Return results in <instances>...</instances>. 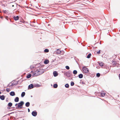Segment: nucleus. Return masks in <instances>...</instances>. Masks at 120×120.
I'll return each instance as SVG.
<instances>
[{
	"mask_svg": "<svg viewBox=\"0 0 120 120\" xmlns=\"http://www.w3.org/2000/svg\"><path fill=\"white\" fill-rule=\"evenodd\" d=\"M116 62L115 61L112 60V65L113 67H114L115 66Z\"/></svg>",
	"mask_w": 120,
	"mask_h": 120,
	"instance_id": "nucleus-13",
	"label": "nucleus"
},
{
	"mask_svg": "<svg viewBox=\"0 0 120 120\" xmlns=\"http://www.w3.org/2000/svg\"><path fill=\"white\" fill-rule=\"evenodd\" d=\"M119 78L120 79V74H119Z\"/></svg>",
	"mask_w": 120,
	"mask_h": 120,
	"instance_id": "nucleus-55",
	"label": "nucleus"
},
{
	"mask_svg": "<svg viewBox=\"0 0 120 120\" xmlns=\"http://www.w3.org/2000/svg\"><path fill=\"white\" fill-rule=\"evenodd\" d=\"M61 52V51H60L59 49H58L56 51V53L58 54H60Z\"/></svg>",
	"mask_w": 120,
	"mask_h": 120,
	"instance_id": "nucleus-26",
	"label": "nucleus"
},
{
	"mask_svg": "<svg viewBox=\"0 0 120 120\" xmlns=\"http://www.w3.org/2000/svg\"><path fill=\"white\" fill-rule=\"evenodd\" d=\"M82 69L83 73L86 75L89 76V74L88 73L89 72L88 69L86 68V66H84L83 67Z\"/></svg>",
	"mask_w": 120,
	"mask_h": 120,
	"instance_id": "nucleus-1",
	"label": "nucleus"
},
{
	"mask_svg": "<svg viewBox=\"0 0 120 120\" xmlns=\"http://www.w3.org/2000/svg\"><path fill=\"white\" fill-rule=\"evenodd\" d=\"M24 104V102L23 101H21L20 102L18 103V105L16 108H18L21 106L23 105Z\"/></svg>",
	"mask_w": 120,
	"mask_h": 120,
	"instance_id": "nucleus-3",
	"label": "nucleus"
},
{
	"mask_svg": "<svg viewBox=\"0 0 120 120\" xmlns=\"http://www.w3.org/2000/svg\"><path fill=\"white\" fill-rule=\"evenodd\" d=\"M30 68H34V67L33 66H30Z\"/></svg>",
	"mask_w": 120,
	"mask_h": 120,
	"instance_id": "nucleus-43",
	"label": "nucleus"
},
{
	"mask_svg": "<svg viewBox=\"0 0 120 120\" xmlns=\"http://www.w3.org/2000/svg\"><path fill=\"white\" fill-rule=\"evenodd\" d=\"M82 83L83 84H85L84 82H82Z\"/></svg>",
	"mask_w": 120,
	"mask_h": 120,
	"instance_id": "nucleus-53",
	"label": "nucleus"
},
{
	"mask_svg": "<svg viewBox=\"0 0 120 120\" xmlns=\"http://www.w3.org/2000/svg\"><path fill=\"white\" fill-rule=\"evenodd\" d=\"M38 69H37V71H35L33 72V75H32V76L34 77V76H38L40 75V74L38 72Z\"/></svg>",
	"mask_w": 120,
	"mask_h": 120,
	"instance_id": "nucleus-2",
	"label": "nucleus"
},
{
	"mask_svg": "<svg viewBox=\"0 0 120 120\" xmlns=\"http://www.w3.org/2000/svg\"><path fill=\"white\" fill-rule=\"evenodd\" d=\"M38 72L40 74V75H41L44 72V71L43 69H40L38 70Z\"/></svg>",
	"mask_w": 120,
	"mask_h": 120,
	"instance_id": "nucleus-6",
	"label": "nucleus"
},
{
	"mask_svg": "<svg viewBox=\"0 0 120 120\" xmlns=\"http://www.w3.org/2000/svg\"><path fill=\"white\" fill-rule=\"evenodd\" d=\"M96 76L97 77H99L100 76V74L99 73H98L97 74Z\"/></svg>",
	"mask_w": 120,
	"mask_h": 120,
	"instance_id": "nucleus-33",
	"label": "nucleus"
},
{
	"mask_svg": "<svg viewBox=\"0 0 120 120\" xmlns=\"http://www.w3.org/2000/svg\"><path fill=\"white\" fill-rule=\"evenodd\" d=\"M3 11L4 13H6L7 12L6 10H3Z\"/></svg>",
	"mask_w": 120,
	"mask_h": 120,
	"instance_id": "nucleus-42",
	"label": "nucleus"
},
{
	"mask_svg": "<svg viewBox=\"0 0 120 120\" xmlns=\"http://www.w3.org/2000/svg\"><path fill=\"white\" fill-rule=\"evenodd\" d=\"M6 91L7 92H9L11 90L10 89V88H7L6 89Z\"/></svg>",
	"mask_w": 120,
	"mask_h": 120,
	"instance_id": "nucleus-36",
	"label": "nucleus"
},
{
	"mask_svg": "<svg viewBox=\"0 0 120 120\" xmlns=\"http://www.w3.org/2000/svg\"><path fill=\"white\" fill-rule=\"evenodd\" d=\"M28 112H29L30 111V110L29 108L28 109Z\"/></svg>",
	"mask_w": 120,
	"mask_h": 120,
	"instance_id": "nucleus-47",
	"label": "nucleus"
},
{
	"mask_svg": "<svg viewBox=\"0 0 120 120\" xmlns=\"http://www.w3.org/2000/svg\"><path fill=\"white\" fill-rule=\"evenodd\" d=\"M66 73H67L68 74L70 75L72 72L70 70H69L67 72H66Z\"/></svg>",
	"mask_w": 120,
	"mask_h": 120,
	"instance_id": "nucleus-29",
	"label": "nucleus"
},
{
	"mask_svg": "<svg viewBox=\"0 0 120 120\" xmlns=\"http://www.w3.org/2000/svg\"><path fill=\"white\" fill-rule=\"evenodd\" d=\"M25 92H23L21 94V97L22 98L25 95Z\"/></svg>",
	"mask_w": 120,
	"mask_h": 120,
	"instance_id": "nucleus-18",
	"label": "nucleus"
},
{
	"mask_svg": "<svg viewBox=\"0 0 120 120\" xmlns=\"http://www.w3.org/2000/svg\"><path fill=\"white\" fill-rule=\"evenodd\" d=\"M53 74L54 77H56L58 75V73L57 71H54L53 72Z\"/></svg>",
	"mask_w": 120,
	"mask_h": 120,
	"instance_id": "nucleus-7",
	"label": "nucleus"
},
{
	"mask_svg": "<svg viewBox=\"0 0 120 120\" xmlns=\"http://www.w3.org/2000/svg\"><path fill=\"white\" fill-rule=\"evenodd\" d=\"M31 97H32V95H31Z\"/></svg>",
	"mask_w": 120,
	"mask_h": 120,
	"instance_id": "nucleus-60",
	"label": "nucleus"
},
{
	"mask_svg": "<svg viewBox=\"0 0 120 120\" xmlns=\"http://www.w3.org/2000/svg\"><path fill=\"white\" fill-rule=\"evenodd\" d=\"M0 13H2V12L1 11V10H0Z\"/></svg>",
	"mask_w": 120,
	"mask_h": 120,
	"instance_id": "nucleus-57",
	"label": "nucleus"
},
{
	"mask_svg": "<svg viewBox=\"0 0 120 120\" xmlns=\"http://www.w3.org/2000/svg\"><path fill=\"white\" fill-rule=\"evenodd\" d=\"M31 76V74H29L28 75H27V76H26V77L27 79H29L30 78Z\"/></svg>",
	"mask_w": 120,
	"mask_h": 120,
	"instance_id": "nucleus-20",
	"label": "nucleus"
},
{
	"mask_svg": "<svg viewBox=\"0 0 120 120\" xmlns=\"http://www.w3.org/2000/svg\"><path fill=\"white\" fill-rule=\"evenodd\" d=\"M56 59H55L54 60H52V62H54L55 61V60H56Z\"/></svg>",
	"mask_w": 120,
	"mask_h": 120,
	"instance_id": "nucleus-49",
	"label": "nucleus"
},
{
	"mask_svg": "<svg viewBox=\"0 0 120 120\" xmlns=\"http://www.w3.org/2000/svg\"><path fill=\"white\" fill-rule=\"evenodd\" d=\"M8 17L7 16H5V18L7 20H8Z\"/></svg>",
	"mask_w": 120,
	"mask_h": 120,
	"instance_id": "nucleus-44",
	"label": "nucleus"
},
{
	"mask_svg": "<svg viewBox=\"0 0 120 120\" xmlns=\"http://www.w3.org/2000/svg\"><path fill=\"white\" fill-rule=\"evenodd\" d=\"M91 55V54L90 53H89L88 55H87V57L88 58H90Z\"/></svg>",
	"mask_w": 120,
	"mask_h": 120,
	"instance_id": "nucleus-24",
	"label": "nucleus"
},
{
	"mask_svg": "<svg viewBox=\"0 0 120 120\" xmlns=\"http://www.w3.org/2000/svg\"><path fill=\"white\" fill-rule=\"evenodd\" d=\"M32 115L34 117L36 116L37 114V112L36 110H34L31 113Z\"/></svg>",
	"mask_w": 120,
	"mask_h": 120,
	"instance_id": "nucleus-4",
	"label": "nucleus"
},
{
	"mask_svg": "<svg viewBox=\"0 0 120 120\" xmlns=\"http://www.w3.org/2000/svg\"><path fill=\"white\" fill-rule=\"evenodd\" d=\"M12 105V103L11 102H10L8 103L7 105V106L9 107H11Z\"/></svg>",
	"mask_w": 120,
	"mask_h": 120,
	"instance_id": "nucleus-19",
	"label": "nucleus"
},
{
	"mask_svg": "<svg viewBox=\"0 0 120 120\" xmlns=\"http://www.w3.org/2000/svg\"><path fill=\"white\" fill-rule=\"evenodd\" d=\"M14 5H12V7H14Z\"/></svg>",
	"mask_w": 120,
	"mask_h": 120,
	"instance_id": "nucleus-58",
	"label": "nucleus"
},
{
	"mask_svg": "<svg viewBox=\"0 0 120 120\" xmlns=\"http://www.w3.org/2000/svg\"><path fill=\"white\" fill-rule=\"evenodd\" d=\"M34 87H38L41 86V85L38 84L36 83L34 85Z\"/></svg>",
	"mask_w": 120,
	"mask_h": 120,
	"instance_id": "nucleus-11",
	"label": "nucleus"
},
{
	"mask_svg": "<svg viewBox=\"0 0 120 120\" xmlns=\"http://www.w3.org/2000/svg\"><path fill=\"white\" fill-rule=\"evenodd\" d=\"M10 94L11 96H14L15 95V93L14 91H12L10 93Z\"/></svg>",
	"mask_w": 120,
	"mask_h": 120,
	"instance_id": "nucleus-9",
	"label": "nucleus"
},
{
	"mask_svg": "<svg viewBox=\"0 0 120 120\" xmlns=\"http://www.w3.org/2000/svg\"><path fill=\"white\" fill-rule=\"evenodd\" d=\"M14 85V82H13V83H12L11 84V85H10L9 86L10 87V86H13Z\"/></svg>",
	"mask_w": 120,
	"mask_h": 120,
	"instance_id": "nucleus-40",
	"label": "nucleus"
},
{
	"mask_svg": "<svg viewBox=\"0 0 120 120\" xmlns=\"http://www.w3.org/2000/svg\"><path fill=\"white\" fill-rule=\"evenodd\" d=\"M23 105L21 106H19V107H18V108H16L17 109H22L23 108Z\"/></svg>",
	"mask_w": 120,
	"mask_h": 120,
	"instance_id": "nucleus-38",
	"label": "nucleus"
},
{
	"mask_svg": "<svg viewBox=\"0 0 120 120\" xmlns=\"http://www.w3.org/2000/svg\"><path fill=\"white\" fill-rule=\"evenodd\" d=\"M34 87V85L33 84H31L29 85L28 86V89L30 90Z\"/></svg>",
	"mask_w": 120,
	"mask_h": 120,
	"instance_id": "nucleus-5",
	"label": "nucleus"
},
{
	"mask_svg": "<svg viewBox=\"0 0 120 120\" xmlns=\"http://www.w3.org/2000/svg\"><path fill=\"white\" fill-rule=\"evenodd\" d=\"M20 81H16L15 82H14V85H17L18 83V82H19Z\"/></svg>",
	"mask_w": 120,
	"mask_h": 120,
	"instance_id": "nucleus-35",
	"label": "nucleus"
},
{
	"mask_svg": "<svg viewBox=\"0 0 120 120\" xmlns=\"http://www.w3.org/2000/svg\"><path fill=\"white\" fill-rule=\"evenodd\" d=\"M44 51L45 52H49V50L48 49H46L44 50Z\"/></svg>",
	"mask_w": 120,
	"mask_h": 120,
	"instance_id": "nucleus-28",
	"label": "nucleus"
},
{
	"mask_svg": "<svg viewBox=\"0 0 120 120\" xmlns=\"http://www.w3.org/2000/svg\"><path fill=\"white\" fill-rule=\"evenodd\" d=\"M119 63L116 62L115 66L118 67V66H119Z\"/></svg>",
	"mask_w": 120,
	"mask_h": 120,
	"instance_id": "nucleus-39",
	"label": "nucleus"
},
{
	"mask_svg": "<svg viewBox=\"0 0 120 120\" xmlns=\"http://www.w3.org/2000/svg\"><path fill=\"white\" fill-rule=\"evenodd\" d=\"M10 107H9V106H8V107H7V109H10Z\"/></svg>",
	"mask_w": 120,
	"mask_h": 120,
	"instance_id": "nucleus-52",
	"label": "nucleus"
},
{
	"mask_svg": "<svg viewBox=\"0 0 120 120\" xmlns=\"http://www.w3.org/2000/svg\"><path fill=\"white\" fill-rule=\"evenodd\" d=\"M77 73V71L75 70L73 71V73L74 75H76Z\"/></svg>",
	"mask_w": 120,
	"mask_h": 120,
	"instance_id": "nucleus-25",
	"label": "nucleus"
},
{
	"mask_svg": "<svg viewBox=\"0 0 120 120\" xmlns=\"http://www.w3.org/2000/svg\"><path fill=\"white\" fill-rule=\"evenodd\" d=\"M3 16H0V18L2 19H3Z\"/></svg>",
	"mask_w": 120,
	"mask_h": 120,
	"instance_id": "nucleus-45",
	"label": "nucleus"
},
{
	"mask_svg": "<svg viewBox=\"0 0 120 120\" xmlns=\"http://www.w3.org/2000/svg\"><path fill=\"white\" fill-rule=\"evenodd\" d=\"M100 44H101V42L100 43Z\"/></svg>",
	"mask_w": 120,
	"mask_h": 120,
	"instance_id": "nucleus-63",
	"label": "nucleus"
},
{
	"mask_svg": "<svg viewBox=\"0 0 120 120\" xmlns=\"http://www.w3.org/2000/svg\"><path fill=\"white\" fill-rule=\"evenodd\" d=\"M74 85V83L73 81H71V86H73Z\"/></svg>",
	"mask_w": 120,
	"mask_h": 120,
	"instance_id": "nucleus-32",
	"label": "nucleus"
},
{
	"mask_svg": "<svg viewBox=\"0 0 120 120\" xmlns=\"http://www.w3.org/2000/svg\"><path fill=\"white\" fill-rule=\"evenodd\" d=\"M78 76L79 78L81 79L83 78V75L82 74H80Z\"/></svg>",
	"mask_w": 120,
	"mask_h": 120,
	"instance_id": "nucleus-17",
	"label": "nucleus"
},
{
	"mask_svg": "<svg viewBox=\"0 0 120 120\" xmlns=\"http://www.w3.org/2000/svg\"><path fill=\"white\" fill-rule=\"evenodd\" d=\"M11 82L10 83H9L7 86L6 87H8L9 86Z\"/></svg>",
	"mask_w": 120,
	"mask_h": 120,
	"instance_id": "nucleus-46",
	"label": "nucleus"
},
{
	"mask_svg": "<svg viewBox=\"0 0 120 120\" xmlns=\"http://www.w3.org/2000/svg\"><path fill=\"white\" fill-rule=\"evenodd\" d=\"M15 113H17V112H15Z\"/></svg>",
	"mask_w": 120,
	"mask_h": 120,
	"instance_id": "nucleus-62",
	"label": "nucleus"
},
{
	"mask_svg": "<svg viewBox=\"0 0 120 120\" xmlns=\"http://www.w3.org/2000/svg\"><path fill=\"white\" fill-rule=\"evenodd\" d=\"M1 92L0 91V94H1Z\"/></svg>",
	"mask_w": 120,
	"mask_h": 120,
	"instance_id": "nucleus-59",
	"label": "nucleus"
},
{
	"mask_svg": "<svg viewBox=\"0 0 120 120\" xmlns=\"http://www.w3.org/2000/svg\"><path fill=\"white\" fill-rule=\"evenodd\" d=\"M100 50H99L98 51V52L97 53L98 54H100Z\"/></svg>",
	"mask_w": 120,
	"mask_h": 120,
	"instance_id": "nucleus-41",
	"label": "nucleus"
},
{
	"mask_svg": "<svg viewBox=\"0 0 120 120\" xmlns=\"http://www.w3.org/2000/svg\"><path fill=\"white\" fill-rule=\"evenodd\" d=\"M13 18L16 21L19 19V18L18 16H14Z\"/></svg>",
	"mask_w": 120,
	"mask_h": 120,
	"instance_id": "nucleus-8",
	"label": "nucleus"
},
{
	"mask_svg": "<svg viewBox=\"0 0 120 120\" xmlns=\"http://www.w3.org/2000/svg\"><path fill=\"white\" fill-rule=\"evenodd\" d=\"M22 120H24V119Z\"/></svg>",
	"mask_w": 120,
	"mask_h": 120,
	"instance_id": "nucleus-64",
	"label": "nucleus"
},
{
	"mask_svg": "<svg viewBox=\"0 0 120 120\" xmlns=\"http://www.w3.org/2000/svg\"><path fill=\"white\" fill-rule=\"evenodd\" d=\"M105 93H101V96L102 97H104L105 96Z\"/></svg>",
	"mask_w": 120,
	"mask_h": 120,
	"instance_id": "nucleus-30",
	"label": "nucleus"
},
{
	"mask_svg": "<svg viewBox=\"0 0 120 120\" xmlns=\"http://www.w3.org/2000/svg\"><path fill=\"white\" fill-rule=\"evenodd\" d=\"M18 111V112H23V111Z\"/></svg>",
	"mask_w": 120,
	"mask_h": 120,
	"instance_id": "nucleus-56",
	"label": "nucleus"
},
{
	"mask_svg": "<svg viewBox=\"0 0 120 120\" xmlns=\"http://www.w3.org/2000/svg\"><path fill=\"white\" fill-rule=\"evenodd\" d=\"M58 87V85L57 84H54L53 85V87L54 88H56Z\"/></svg>",
	"mask_w": 120,
	"mask_h": 120,
	"instance_id": "nucleus-22",
	"label": "nucleus"
},
{
	"mask_svg": "<svg viewBox=\"0 0 120 120\" xmlns=\"http://www.w3.org/2000/svg\"><path fill=\"white\" fill-rule=\"evenodd\" d=\"M61 51V53H60V54H61V55H63V54L65 52L64 51H63L62 50V51Z\"/></svg>",
	"mask_w": 120,
	"mask_h": 120,
	"instance_id": "nucleus-37",
	"label": "nucleus"
},
{
	"mask_svg": "<svg viewBox=\"0 0 120 120\" xmlns=\"http://www.w3.org/2000/svg\"><path fill=\"white\" fill-rule=\"evenodd\" d=\"M49 61L48 60H45L44 62V64H47L49 63Z\"/></svg>",
	"mask_w": 120,
	"mask_h": 120,
	"instance_id": "nucleus-14",
	"label": "nucleus"
},
{
	"mask_svg": "<svg viewBox=\"0 0 120 120\" xmlns=\"http://www.w3.org/2000/svg\"><path fill=\"white\" fill-rule=\"evenodd\" d=\"M14 113V112H11V113H9V114H9H9H12V113Z\"/></svg>",
	"mask_w": 120,
	"mask_h": 120,
	"instance_id": "nucleus-54",
	"label": "nucleus"
},
{
	"mask_svg": "<svg viewBox=\"0 0 120 120\" xmlns=\"http://www.w3.org/2000/svg\"><path fill=\"white\" fill-rule=\"evenodd\" d=\"M65 87L66 88H68L69 87V86L68 83L66 84L65 85Z\"/></svg>",
	"mask_w": 120,
	"mask_h": 120,
	"instance_id": "nucleus-27",
	"label": "nucleus"
},
{
	"mask_svg": "<svg viewBox=\"0 0 120 120\" xmlns=\"http://www.w3.org/2000/svg\"><path fill=\"white\" fill-rule=\"evenodd\" d=\"M40 63H38L35 64V66H36V68L37 67L38 68L39 67H40Z\"/></svg>",
	"mask_w": 120,
	"mask_h": 120,
	"instance_id": "nucleus-21",
	"label": "nucleus"
},
{
	"mask_svg": "<svg viewBox=\"0 0 120 120\" xmlns=\"http://www.w3.org/2000/svg\"><path fill=\"white\" fill-rule=\"evenodd\" d=\"M19 22H22L24 23H25V21H24L23 19H22L21 20H20Z\"/></svg>",
	"mask_w": 120,
	"mask_h": 120,
	"instance_id": "nucleus-31",
	"label": "nucleus"
},
{
	"mask_svg": "<svg viewBox=\"0 0 120 120\" xmlns=\"http://www.w3.org/2000/svg\"><path fill=\"white\" fill-rule=\"evenodd\" d=\"M99 65L101 66H104L103 63V62L98 61V62Z\"/></svg>",
	"mask_w": 120,
	"mask_h": 120,
	"instance_id": "nucleus-10",
	"label": "nucleus"
},
{
	"mask_svg": "<svg viewBox=\"0 0 120 120\" xmlns=\"http://www.w3.org/2000/svg\"><path fill=\"white\" fill-rule=\"evenodd\" d=\"M65 68H66L67 70H69L70 69L69 67L68 66H66Z\"/></svg>",
	"mask_w": 120,
	"mask_h": 120,
	"instance_id": "nucleus-34",
	"label": "nucleus"
},
{
	"mask_svg": "<svg viewBox=\"0 0 120 120\" xmlns=\"http://www.w3.org/2000/svg\"><path fill=\"white\" fill-rule=\"evenodd\" d=\"M2 6H4V7H5V5L4 4H2Z\"/></svg>",
	"mask_w": 120,
	"mask_h": 120,
	"instance_id": "nucleus-48",
	"label": "nucleus"
},
{
	"mask_svg": "<svg viewBox=\"0 0 120 120\" xmlns=\"http://www.w3.org/2000/svg\"><path fill=\"white\" fill-rule=\"evenodd\" d=\"M30 104V103L29 102H27L25 103V105L26 107H28L29 106Z\"/></svg>",
	"mask_w": 120,
	"mask_h": 120,
	"instance_id": "nucleus-15",
	"label": "nucleus"
},
{
	"mask_svg": "<svg viewBox=\"0 0 120 120\" xmlns=\"http://www.w3.org/2000/svg\"><path fill=\"white\" fill-rule=\"evenodd\" d=\"M6 101H7V102H8V98H7V99H6Z\"/></svg>",
	"mask_w": 120,
	"mask_h": 120,
	"instance_id": "nucleus-51",
	"label": "nucleus"
},
{
	"mask_svg": "<svg viewBox=\"0 0 120 120\" xmlns=\"http://www.w3.org/2000/svg\"><path fill=\"white\" fill-rule=\"evenodd\" d=\"M1 96V95H0V97Z\"/></svg>",
	"mask_w": 120,
	"mask_h": 120,
	"instance_id": "nucleus-61",
	"label": "nucleus"
},
{
	"mask_svg": "<svg viewBox=\"0 0 120 120\" xmlns=\"http://www.w3.org/2000/svg\"><path fill=\"white\" fill-rule=\"evenodd\" d=\"M64 75H65L66 76H67V77H70V75L68 74L67 73H64Z\"/></svg>",
	"mask_w": 120,
	"mask_h": 120,
	"instance_id": "nucleus-23",
	"label": "nucleus"
},
{
	"mask_svg": "<svg viewBox=\"0 0 120 120\" xmlns=\"http://www.w3.org/2000/svg\"><path fill=\"white\" fill-rule=\"evenodd\" d=\"M5 96L4 95H1L0 99L2 100H4L5 99Z\"/></svg>",
	"mask_w": 120,
	"mask_h": 120,
	"instance_id": "nucleus-16",
	"label": "nucleus"
},
{
	"mask_svg": "<svg viewBox=\"0 0 120 120\" xmlns=\"http://www.w3.org/2000/svg\"><path fill=\"white\" fill-rule=\"evenodd\" d=\"M18 105V103H16V104L15 105V106H17V105Z\"/></svg>",
	"mask_w": 120,
	"mask_h": 120,
	"instance_id": "nucleus-50",
	"label": "nucleus"
},
{
	"mask_svg": "<svg viewBox=\"0 0 120 120\" xmlns=\"http://www.w3.org/2000/svg\"><path fill=\"white\" fill-rule=\"evenodd\" d=\"M19 98L18 97H16L14 101L16 102H17L19 101Z\"/></svg>",
	"mask_w": 120,
	"mask_h": 120,
	"instance_id": "nucleus-12",
	"label": "nucleus"
}]
</instances>
